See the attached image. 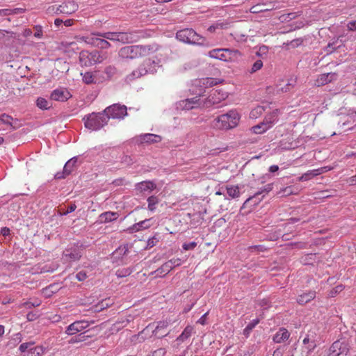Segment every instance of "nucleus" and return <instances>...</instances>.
Segmentation results:
<instances>
[{
	"instance_id": "1",
	"label": "nucleus",
	"mask_w": 356,
	"mask_h": 356,
	"mask_svg": "<svg viewBox=\"0 0 356 356\" xmlns=\"http://www.w3.org/2000/svg\"><path fill=\"white\" fill-rule=\"evenodd\" d=\"M157 50L156 44L126 46L120 49L119 56L123 58L135 59L149 56Z\"/></svg>"
},
{
	"instance_id": "2",
	"label": "nucleus",
	"mask_w": 356,
	"mask_h": 356,
	"mask_svg": "<svg viewBox=\"0 0 356 356\" xmlns=\"http://www.w3.org/2000/svg\"><path fill=\"white\" fill-rule=\"evenodd\" d=\"M176 38L187 44L207 47L211 46L209 42L204 37L199 35L192 29H184L178 31L176 33Z\"/></svg>"
},
{
	"instance_id": "3",
	"label": "nucleus",
	"mask_w": 356,
	"mask_h": 356,
	"mask_svg": "<svg viewBox=\"0 0 356 356\" xmlns=\"http://www.w3.org/2000/svg\"><path fill=\"white\" fill-rule=\"evenodd\" d=\"M240 115L236 110H231L225 114L217 117L213 121V127L218 129L227 130L236 127Z\"/></svg>"
},
{
	"instance_id": "4",
	"label": "nucleus",
	"mask_w": 356,
	"mask_h": 356,
	"mask_svg": "<svg viewBox=\"0 0 356 356\" xmlns=\"http://www.w3.org/2000/svg\"><path fill=\"white\" fill-rule=\"evenodd\" d=\"M86 129L91 131H98L108 124V117L104 110L99 113H92L83 118Z\"/></svg>"
},
{
	"instance_id": "5",
	"label": "nucleus",
	"mask_w": 356,
	"mask_h": 356,
	"mask_svg": "<svg viewBox=\"0 0 356 356\" xmlns=\"http://www.w3.org/2000/svg\"><path fill=\"white\" fill-rule=\"evenodd\" d=\"M207 56L225 62H234L241 56V54L237 49L224 48L213 49L208 52Z\"/></svg>"
},
{
	"instance_id": "6",
	"label": "nucleus",
	"mask_w": 356,
	"mask_h": 356,
	"mask_svg": "<svg viewBox=\"0 0 356 356\" xmlns=\"http://www.w3.org/2000/svg\"><path fill=\"white\" fill-rule=\"evenodd\" d=\"M78 4L74 1H67L60 5H52L49 6L47 11L49 14H65L71 15L78 10Z\"/></svg>"
},
{
	"instance_id": "7",
	"label": "nucleus",
	"mask_w": 356,
	"mask_h": 356,
	"mask_svg": "<svg viewBox=\"0 0 356 356\" xmlns=\"http://www.w3.org/2000/svg\"><path fill=\"white\" fill-rule=\"evenodd\" d=\"M104 113L110 118L122 120L127 115V108L124 105L113 104L104 109Z\"/></svg>"
},
{
	"instance_id": "8",
	"label": "nucleus",
	"mask_w": 356,
	"mask_h": 356,
	"mask_svg": "<svg viewBox=\"0 0 356 356\" xmlns=\"http://www.w3.org/2000/svg\"><path fill=\"white\" fill-rule=\"evenodd\" d=\"M34 344V341L22 343L19 347V350L22 353H26L27 356H42L45 348L42 346H33Z\"/></svg>"
},
{
	"instance_id": "9",
	"label": "nucleus",
	"mask_w": 356,
	"mask_h": 356,
	"mask_svg": "<svg viewBox=\"0 0 356 356\" xmlns=\"http://www.w3.org/2000/svg\"><path fill=\"white\" fill-rule=\"evenodd\" d=\"M79 63L81 66H91L97 63H100L99 55L97 51H95L89 52L88 51H82L79 56Z\"/></svg>"
},
{
	"instance_id": "10",
	"label": "nucleus",
	"mask_w": 356,
	"mask_h": 356,
	"mask_svg": "<svg viewBox=\"0 0 356 356\" xmlns=\"http://www.w3.org/2000/svg\"><path fill=\"white\" fill-rule=\"evenodd\" d=\"M81 247L76 245H72L64 250L63 259L66 262L71 263L78 261L81 257Z\"/></svg>"
},
{
	"instance_id": "11",
	"label": "nucleus",
	"mask_w": 356,
	"mask_h": 356,
	"mask_svg": "<svg viewBox=\"0 0 356 356\" xmlns=\"http://www.w3.org/2000/svg\"><path fill=\"white\" fill-rule=\"evenodd\" d=\"M181 260L179 258H172L164 263L160 268L154 271L156 276L163 277L170 273L174 268L179 266Z\"/></svg>"
},
{
	"instance_id": "12",
	"label": "nucleus",
	"mask_w": 356,
	"mask_h": 356,
	"mask_svg": "<svg viewBox=\"0 0 356 356\" xmlns=\"http://www.w3.org/2000/svg\"><path fill=\"white\" fill-rule=\"evenodd\" d=\"M77 157L74 156L70 159L65 164L62 172H58L55 175V178L57 179H64L70 175L76 168Z\"/></svg>"
},
{
	"instance_id": "13",
	"label": "nucleus",
	"mask_w": 356,
	"mask_h": 356,
	"mask_svg": "<svg viewBox=\"0 0 356 356\" xmlns=\"http://www.w3.org/2000/svg\"><path fill=\"white\" fill-rule=\"evenodd\" d=\"M90 323L86 321H76L69 325L65 330L68 335H74L89 327Z\"/></svg>"
},
{
	"instance_id": "14",
	"label": "nucleus",
	"mask_w": 356,
	"mask_h": 356,
	"mask_svg": "<svg viewBox=\"0 0 356 356\" xmlns=\"http://www.w3.org/2000/svg\"><path fill=\"white\" fill-rule=\"evenodd\" d=\"M71 97L70 93L65 88H58L54 90L51 95L50 99L57 102H65Z\"/></svg>"
},
{
	"instance_id": "15",
	"label": "nucleus",
	"mask_w": 356,
	"mask_h": 356,
	"mask_svg": "<svg viewBox=\"0 0 356 356\" xmlns=\"http://www.w3.org/2000/svg\"><path fill=\"white\" fill-rule=\"evenodd\" d=\"M337 74L335 72H330L320 74L316 80L315 85L322 86L330 83L337 79Z\"/></svg>"
},
{
	"instance_id": "16",
	"label": "nucleus",
	"mask_w": 356,
	"mask_h": 356,
	"mask_svg": "<svg viewBox=\"0 0 356 356\" xmlns=\"http://www.w3.org/2000/svg\"><path fill=\"white\" fill-rule=\"evenodd\" d=\"M170 323V321L167 320L158 322L156 327L152 332L153 335L158 338H162L167 336L169 332L165 333V330Z\"/></svg>"
},
{
	"instance_id": "17",
	"label": "nucleus",
	"mask_w": 356,
	"mask_h": 356,
	"mask_svg": "<svg viewBox=\"0 0 356 356\" xmlns=\"http://www.w3.org/2000/svg\"><path fill=\"white\" fill-rule=\"evenodd\" d=\"M156 188V185L152 181H143L135 186V190L140 193H150Z\"/></svg>"
},
{
	"instance_id": "18",
	"label": "nucleus",
	"mask_w": 356,
	"mask_h": 356,
	"mask_svg": "<svg viewBox=\"0 0 356 356\" xmlns=\"http://www.w3.org/2000/svg\"><path fill=\"white\" fill-rule=\"evenodd\" d=\"M200 98L195 97L190 99H186L179 102V106L184 110H191L199 107L201 104Z\"/></svg>"
},
{
	"instance_id": "19",
	"label": "nucleus",
	"mask_w": 356,
	"mask_h": 356,
	"mask_svg": "<svg viewBox=\"0 0 356 356\" xmlns=\"http://www.w3.org/2000/svg\"><path fill=\"white\" fill-rule=\"evenodd\" d=\"M280 111L278 109H275L270 113L267 114L262 121L264 124L270 129L278 120Z\"/></svg>"
},
{
	"instance_id": "20",
	"label": "nucleus",
	"mask_w": 356,
	"mask_h": 356,
	"mask_svg": "<svg viewBox=\"0 0 356 356\" xmlns=\"http://www.w3.org/2000/svg\"><path fill=\"white\" fill-rule=\"evenodd\" d=\"M241 187L238 185H227L225 187V190L226 191L228 197L227 199H237L241 195Z\"/></svg>"
},
{
	"instance_id": "21",
	"label": "nucleus",
	"mask_w": 356,
	"mask_h": 356,
	"mask_svg": "<svg viewBox=\"0 0 356 356\" xmlns=\"http://www.w3.org/2000/svg\"><path fill=\"white\" fill-rule=\"evenodd\" d=\"M228 97V94L221 90H216L213 91L212 94L209 96V102L216 104L220 102L222 100L225 99Z\"/></svg>"
},
{
	"instance_id": "22",
	"label": "nucleus",
	"mask_w": 356,
	"mask_h": 356,
	"mask_svg": "<svg viewBox=\"0 0 356 356\" xmlns=\"http://www.w3.org/2000/svg\"><path fill=\"white\" fill-rule=\"evenodd\" d=\"M264 197V195L261 196L257 192L253 195H252L250 197H248L244 202V203H243V204L242 206V209L243 208H246V207H255V206L258 205L259 204V202H261V201L263 200Z\"/></svg>"
},
{
	"instance_id": "23",
	"label": "nucleus",
	"mask_w": 356,
	"mask_h": 356,
	"mask_svg": "<svg viewBox=\"0 0 356 356\" xmlns=\"http://www.w3.org/2000/svg\"><path fill=\"white\" fill-rule=\"evenodd\" d=\"M161 140V137L153 134H145L139 136V141L141 143H156Z\"/></svg>"
},
{
	"instance_id": "24",
	"label": "nucleus",
	"mask_w": 356,
	"mask_h": 356,
	"mask_svg": "<svg viewBox=\"0 0 356 356\" xmlns=\"http://www.w3.org/2000/svg\"><path fill=\"white\" fill-rule=\"evenodd\" d=\"M290 337V333L284 327L280 328L273 337L275 343H282L287 340Z\"/></svg>"
},
{
	"instance_id": "25",
	"label": "nucleus",
	"mask_w": 356,
	"mask_h": 356,
	"mask_svg": "<svg viewBox=\"0 0 356 356\" xmlns=\"http://www.w3.org/2000/svg\"><path fill=\"white\" fill-rule=\"evenodd\" d=\"M352 123H355L356 126V111L349 112L346 115L341 117L339 121V124L341 127H345Z\"/></svg>"
},
{
	"instance_id": "26",
	"label": "nucleus",
	"mask_w": 356,
	"mask_h": 356,
	"mask_svg": "<svg viewBox=\"0 0 356 356\" xmlns=\"http://www.w3.org/2000/svg\"><path fill=\"white\" fill-rule=\"evenodd\" d=\"M118 42L129 43L136 41V36L134 33L118 32Z\"/></svg>"
},
{
	"instance_id": "27",
	"label": "nucleus",
	"mask_w": 356,
	"mask_h": 356,
	"mask_svg": "<svg viewBox=\"0 0 356 356\" xmlns=\"http://www.w3.org/2000/svg\"><path fill=\"white\" fill-rule=\"evenodd\" d=\"M128 245H123L120 246L118 249H116L112 254V258L118 261L120 259H122V257L126 255L128 252Z\"/></svg>"
},
{
	"instance_id": "28",
	"label": "nucleus",
	"mask_w": 356,
	"mask_h": 356,
	"mask_svg": "<svg viewBox=\"0 0 356 356\" xmlns=\"http://www.w3.org/2000/svg\"><path fill=\"white\" fill-rule=\"evenodd\" d=\"M323 170L322 168L308 170L307 172L302 174L299 178V181H308L313 177L323 173Z\"/></svg>"
},
{
	"instance_id": "29",
	"label": "nucleus",
	"mask_w": 356,
	"mask_h": 356,
	"mask_svg": "<svg viewBox=\"0 0 356 356\" xmlns=\"http://www.w3.org/2000/svg\"><path fill=\"white\" fill-rule=\"evenodd\" d=\"M157 67H159L158 63H156L154 60H152L150 59L145 60L141 65V67L145 68L147 70V74H154L156 72Z\"/></svg>"
},
{
	"instance_id": "30",
	"label": "nucleus",
	"mask_w": 356,
	"mask_h": 356,
	"mask_svg": "<svg viewBox=\"0 0 356 356\" xmlns=\"http://www.w3.org/2000/svg\"><path fill=\"white\" fill-rule=\"evenodd\" d=\"M316 297V292L311 291L307 293H304L300 296H298L297 298V302L300 305H304L314 299Z\"/></svg>"
},
{
	"instance_id": "31",
	"label": "nucleus",
	"mask_w": 356,
	"mask_h": 356,
	"mask_svg": "<svg viewBox=\"0 0 356 356\" xmlns=\"http://www.w3.org/2000/svg\"><path fill=\"white\" fill-rule=\"evenodd\" d=\"M118 218V213L116 212L108 211L102 213L99 216V221L102 223L109 222L116 220Z\"/></svg>"
},
{
	"instance_id": "32",
	"label": "nucleus",
	"mask_w": 356,
	"mask_h": 356,
	"mask_svg": "<svg viewBox=\"0 0 356 356\" xmlns=\"http://www.w3.org/2000/svg\"><path fill=\"white\" fill-rule=\"evenodd\" d=\"M151 219H145L138 223L134 224L129 228L131 232H138L142 229H147L151 226Z\"/></svg>"
},
{
	"instance_id": "33",
	"label": "nucleus",
	"mask_w": 356,
	"mask_h": 356,
	"mask_svg": "<svg viewBox=\"0 0 356 356\" xmlns=\"http://www.w3.org/2000/svg\"><path fill=\"white\" fill-rule=\"evenodd\" d=\"M147 74V70L145 68H142L141 65L139 66V67L134 70L130 74H129L126 80L127 81H131L132 80L135 79L140 78V76L145 75Z\"/></svg>"
},
{
	"instance_id": "34",
	"label": "nucleus",
	"mask_w": 356,
	"mask_h": 356,
	"mask_svg": "<svg viewBox=\"0 0 356 356\" xmlns=\"http://www.w3.org/2000/svg\"><path fill=\"white\" fill-rule=\"evenodd\" d=\"M98 32L97 33H92L89 35L87 36H83L80 38V40L81 41L85 42L86 44H90L93 47H96V44L99 39V35H97Z\"/></svg>"
},
{
	"instance_id": "35",
	"label": "nucleus",
	"mask_w": 356,
	"mask_h": 356,
	"mask_svg": "<svg viewBox=\"0 0 356 356\" xmlns=\"http://www.w3.org/2000/svg\"><path fill=\"white\" fill-rule=\"evenodd\" d=\"M229 26V23L227 22H221L218 21L213 24L211 25L208 29L207 31L210 33H215L217 30L219 29H227Z\"/></svg>"
},
{
	"instance_id": "36",
	"label": "nucleus",
	"mask_w": 356,
	"mask_h": 356,
	"mask_svg": "<svg viewBox=\"0 0 356 356\" xmlns=\"http://www.w3.org/2000/svg\"><path fill=\"white\" fill-rule=\"evenodd\" d=\"M199 84L204 88H209L216 85L218 81L216 79L211 77L202 78L198 81Z\"/></svg>"
},
{
	"instance_id": "37",
	"label": "nucleus",
	"mask_w": 356,
	"mask_h": 356,
	"mask_svg": "<svg viewBox=\"0 0 356 356\" xmlns=\"http://www.w3.org/2000/svg\"><path fill=\"white\" fill-rule=\"evenodd\" d=\"M193 331V327L192 326H186L182 333L177 337V340L184 341L191 336Z\"/></svg>"
},
{
	"instance_id": "38",
	"label": "nucleus",
	"mask_w": 356,
	"mask_h": 356,
	"mask_svg": "<svg viewBox=\"0 0 356 356\" xmlns=\"http://www.w3.org/2000/svg\"><path fill=\"white\" fill-rule=\"evenodd\" d=\"M259 323V318H255L252 320L251 322L248 323V325L245 327V328L243 330V335L248 338L252 330L256 327V325Z\"/></svg>"
},
{
	"instance_id": "39",
	"label": "nucleus",
	"mask_w": 356,
	"mask_h": 356,
	"mask_svg": "<svg viewBox=\"0 0 356 356\" xmlns=\"http://www.w3.org/2000/svg\"><path fill=\"white\" fill-rule=\"evenodd\" d=\"M97 35H99V37H102V38H104L106 40H111V41H114V42H118V32H104V33H101V32H98Z\"/></svg>"
},
{
	"instance_id": "40",
	"label": "nucleus",
	"mask_w": 356,
	"mask_h": 356,
	"mask_svg": "<svg viewBox=\"0 0 356 356\" xmlns=\"http://www.w3.org/2000/svg\"><path fill=\"white\" fill-rule=\"evenodd\" d=\"M13 118L6 114V113H3L0 115V122L4 124H6V125H9L13 129H15V126H14L13 124Z\"/></svg>"
},
{
	"instance_id": "41",
	"label": "nucleus",
	"mask_w": 356,
	"mask_h": 356,
	"mask_svg": "<svg viewBox=\"0 0 356 356\" xmlns=\"http://www.w3.org/2000/svg\"><path fill=\"white\" fill-rule=\"evenodd\" d=\"M265 111L264 107L261 106H258L252 109L250 113V118L252 119H257L260 117L263 113Z\"/></svg>"
},
{
	"instance_id": "42",
	"label": "nucleus",
	"mask_w": 356,
	"mask_h": 356,
	"mask_svg": "<svg viewBox=\"0 0 356 356\" xmlns=\"http://www.w3.org/2000/svg\"><path fill=\"white\" fill-rule=\"evenodd\" d=\"M83 82L86 84H92L95 83V76L91 72H86L85 73H81Z\"/></svg>"
},
{
	"instance_id": "43",
	"label": "nucleus",
	"mask_w": 356,
	"mask_h": 356,
	"mask_svg": "<svg viewBox=\"0 0 356 356\" xmlns=\"http://www.w3.org/2000/svg\"><path fill=\"white\" fill-rule=\"evenodd\" d=\"M36 104L38 108L43 110H47L51 106L49 102L43 97H38L36 101Z\"/></svg>"
},
{
	"instance_id": "44",
	"label": "nucleus",
	"mask_w": 356,
	"mask_h": 356,
	"mask_svg": "<svg viewBox=\"0 0 356 356\" xmlns=\"http://www.w3.org/2000/svg\"><path fill=\"white\" fill-rule=\"evenodd\" d=\"M148 209L150 211H154L156 209V205L159 203L157 197L152 195L147 198Z\"/></svg>"
},
{
	"instance_id": "45",
	"label": "nucleus",
	"mask_w": 356,
	"mask_h": 356,
	"mask_svg": "<svg viewBox=\"0 0 356 356\" xmlns=\"http://www.w3.org/2000/svg\"><path fill=\"white\" fill-rule=\"evenodd\" d=\"M117 72L118 70L114 65H108L104 69V73L108 79L113 78Z\"/></svg>"
},
{
	"instance_id": "46",
	"label": "nucleus",
	"mask_w": 356,
	"mask_h": 356,
	"mask_svg": "<svg viewBox=\"0 0 356 356\" xmlns=\"http://www.w3.org/2000/svg\"><path fill=\"white\" fill-rule=\"evenodd\" d=\"M252 130L256 134H261L268 130V129L261 122V123L252 127Z\"/></svg>"
},
{
	"instance_id": "47",
	"label": "nucleus",
	"mask_w": 356,
	"mask_h": 356,
	"mask_svg": "<svg viewBox=\"0 0 356 356\" xmlns=\"http://www.w3.org/2000/svg\"><path fill=\"white\" fill-rule=\"evenodd\" d=\"M132 273V269L130 268H123L117 270L115 275L118 277H124L129 275Z\"/></svg>"
},
{
	"instance_id": "48",
	"label": "nucleus",
	"mask_w": 356,
	"mask_h": 356,
	"mask_svg": "<svg viewBox=\"0 0 356 356\" xmlns=\"http://www.w3.org/2000/svg\"><path fill=\"white\" fill-rule=\"evenodd\" d=\"M111 47V44L107 41L106 39L99 37L98 41L96 44V47L101 49H108Z\"/></svg>"
},
{
	"instance_id": "49",
	"label": "nucleus",
	"mask_w": 356,
	"mask_h": 356,
	"mask_svg": "<svg viewBox=\"0 0 356 356\" xmlns=\"http://www.w3.org/2000/svg\"><path fill=\"white\" fill-rule=\"evenodd\" d=\"M273 184H268L263 186L257 192L258 194H259L261 196L268 194L270 191H271L273 190Z\"/></svg>"
},
{
	"instance_id": "50",
	"label": "nucleus",
	"mask_w": 356,
	"mask_h": 356,
	"mask_svg": "<svg viewBox=\"0 0 356 356\" xmlns=\"http://www.w3.org/2000/svg\"><path fill=\"white\" fill-rule=\"evenodd\" d=\"M293 193V187L292 186H287L282 189H281L278 193L277 195L280 196H288Z\"/></svg>"
},
{
	"instance_id": "51",
	"label": "nucleus",
	"mask_w": 356,
	"mask_h": 356,
	"mask_svg": "<svg viewBox=\"0 0 356 356\" xmlns=\"http://www.w3.org/2000/svg\"><path fill=\"white\" fill-rule=\"evenodd\" d=\"M263 66V62L261 60H256L252 65L250 72L254 73L259 70Z\"/></svg>"
},
{
	"instance_id": "52",
	"label": "nucleus",
	"mask_w": 356,
	"mask_h": 356,
	"mask_svg": "<svg viewBox=\"0 0 356 356\" xmlns=\"http://www.w3.org/2000/svg\"><path fill=\"white\" fill-rule=\"evenodd\" d=\"M109 306V304L106 302V301H102L101 302H99L97 305L94 306V311L95 312H100L105 308L108 307Z\"/></svg>"
},
{
	"instance_id": "53",
	"label": "nucleus",
	"mask_w": 356,
	"mask_h": 356,
	"mask_svg": "<svg viewBox=\"0 0 356 356\" xmlns=\"http://www.w3.org/2000/svg\"><path fill=\"white\" fill-rule=\"evenodd\" d=\"M316 342H311L307 345H305L302 348V351H307V353L313 352L314 350V349L316 348Z\"/></svg>"
},
{
	"instance_id": "54",
	"label": "nucleus",
	"mask_w": 356,
	"mask_h": 356,
	"mask_svg": "<svg viewBox=\"0 0 356 356\" xmlns=\"http://www.w3.org/2000/svg\"><path fill=\"white\" fill-rule=\"evenodd\" d=\"M299 15H300V13H290L286 15H283L282 17L284 20L289 21L296 18Z\"/></svg>"
},
{
	"instance_id": "55",
	"label": "nucleus",
	"mask_w": 356,
	"mask_h": 356,
	"mask_svg": "<svg viewBox=\"0 0 356 356\" xmlns=\"http://www.w3.org/2000/svg\"><path fill=\"white\" fill-rule=\"evenodd\" d=\"M296 83L295 80H291V82L288 83L284 88L282 87L278 88V90L282 91L283 92H286L289 91L294 86V83Z\"/></svg>"
},
{
	"instance_id": "56",
	"label": "nucleus",
	"mask_w": 356,
	"mask_h": 356,
	"mask_svg": "<svg viewBox=\"0 0 356 356\" xmlns=\"http://www.w3.org/2000/svg\"><path fill=\"white\" fill-rule=\"evenodd\" d=\"M87 337H88V336L80 334L78 337L72 338L70 341V343H74L81 342V341H85Z\"/></svg>"
},
{
	"instance_id": "57",
	"label": "nucleus",
	"mask_w": 356,
	"mask_h": 356,
	"mask_svg": "<svg viewBox=\"0 0 356 356\" xmlns=\"http://www.w3.org/2000/svg\"><path fill=\"white\" fill-rule=\"evenodd\" d=\"M197 245V243L194 241L188 243H184L182 248L185 250H193Z\"/></svg>"
},
{
	"instance_id": "58",
	"label": "nucleus",
	"mask_w": 356,
	"mask_h": 356,
	"mask_svg": "<svg viewBox=\"0 0 356 356\" xmlns=\"http://www.w3.org/2000/svg\"><path fill=\"white\" fill-rule=\"evenodd\" d=\"M76 209V206L74 203H72L70 204L67 208V210L65 211H63V213H61V215H67L70 213H72L74 211H75V209Z\"/></svg>"
},
{
	"instance_id": "59",
	"label": "nucleus",
	"mask_w": 356,
	"mask_h": 356,
	"mask_svg": "<svg viewBox=\"0 0 356 356\" xmlns=\"http://www.w3.org/2000/svg\"><path fill=\"white\" fill-rule=\"evenodd\" d=\"M35 29V32L34 33V36L38 38H40L42 36V28L41 26H35L34 27Z\"/></svg>"
},
{
	"instance_id": "60",
	"label": "nucleus",
	"mask_w": 356,
	"mask_h": 356,
	"mask_svg": "<svg viewBox=\"0 0 356 356\" xmlns=\"http://www.w3.org/2000/svg\"><path fill=\"white\" fill-rule=\"evenodd\" d=\"M347 29L349 31L356 32V20H353L347 24Z\"/></svg>"
},
{
	"instance_id": "61",
	"label": "nucleus",
	"mask_w": 356,
	"mask_h": 356,
	"mask_svg": "<svg viewBox=\"0 0 356 356\" xmlns=\"http://www.w3.org/2000/svg\"><path fill=\"white\" fill-rule=\"evenodd\" d=\"M76 277L79 281H83L86 279V273L83 271H80L76 275Z\"/></svg>"
},
{
	"instance_id": "62",
	"label": "nucleus",
	"mask_w": 356,
	"mask_h": 356,
	"mask_svg": "<svg viewBox=\"0 0 356 356\" xmlns=\"http://www.w3.org/2000/svg\"><path fill=\"white\" fill-rule=\"evenodd\" d=\"M284 349L279 347L274 350L273 356H282L284 355Z\"/></svg>"
},
{
	"instance_id": "63",
	"label": "nucleus",
	"mask_w": 356,
	"mask_h": 356,
	"mask_svg": "<svg viewBox=\"0 0 356 356\" xmlns=\"http://www.w3.org/2000/svg\"><path fill=\"white\" fill-rule=\"evenodd\" d=\"M302 42V40L296 39V40H291L289 44L291 45L292 47H298L300 44H301Z\"/></svg>"
},
{
	"instance_id": "64",
	"label": "nucleus",
	"mask_w": 356,
	"mask_h": 356,
	"mask_svg": "<svg viewBox=\"0 0 356 356\" xmlns=\"http://www.w3.org/2000/svg\"><path fill=\"white\" fill-rule=\"evenodd\" d=\"M249 250L251 251L256 250L258 252H262V251H264V248L262 245H253V246L249 247Z\"/></svg>"
}]
</instances>
